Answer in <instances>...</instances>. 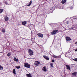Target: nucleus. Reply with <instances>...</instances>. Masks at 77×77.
Here are the masks:
<instances>
[{
  "instance_id": "obj_9",
  "label": "nucleus",
  "mask_w": 77,
  "mask_h": 77,
  "mask_svg": "<svg viewBox=\"0 0 77 77\" xmlns=\"http://www.w3.org/2000/svg\"><path fill=\"white\" fill-rule=\"evenodd\" d=\"M42 70L45 71V72H46V71H47V69H46V67H44L42 69Z\"/></svg>"
},
{
  "instance_id": "obj_14",
  "label": "nucleus",
  "mask_w": 77,
  "mask_h": 77,
  "mask_svg": "<svg viewBox=\"0 0 77 77\" xmlns=\"http://www.w3.org/2000/svg\"><path fill=\"white\" fill-rule=\"evenodd\" d=\"M40 63L38 61H36L35 62V65H38V64H39Z\"/></svg>"
},
{
  "instance_id": "obj_13",
  "label": "nucleus",
  "mask_w": 77,
  "mask_h": 77,
  "mask_svg": "<svg viewBox=\"0 0 77 77\" xmlns=\"http://www.w3.org/2000/svg\"><path fill=\"white\" fill-rule=\"evenodd\" d=\"M26 77H32V74H31L30 73H29V74H27Z\"/></svg>"
},
{
  "instance_id": "obj_3",
  "label": "nucleus",
  "mask_w": 77,
  "mask_h": 77,
  "mask_svg": "<svg viewBox=\"0 0 77 77\" xmlns=\"http://www.w3.org/2000/svg\"><path fill=\"white\" fill-rule=\"evenodd\" d=\"M66 41H67V42H70V41H71V38L67 37H66Z\"/></svg>"
},
{
  "instance_id": "obj_15",
  "label": "nucleus",
  "mask_w": 77,
  "mask_h": 77,
  "mask_svg": "<svg viewBox=\"0 0 77 77\" xmlns=\"http://www.w3.org/2000/svg\"><path fill=\"white\" fill-rule=\"evenodd\" d=\"M66 2V0H62L61 2V3L63 4H64V3H65V2Z\"/></svg>"
},
{
  "instance_id": "obj_18",
  "label": "nucleus",
  "mask_w": 77,
  "mask_h": 77,
  "mask_svg": "<svg viewBox=\"0 0 77 77\" xmlns=\"http://www.w3.org/2000/svg\"><path fill=\"white\" fill-rule=\"evenodd\" d=\"M3 67H2L0 65V70H3Z\"/></svg>"
},
{
  "instance_id": "obj_17",
  "label": "nucleus",
  "mask_w": 77,
  "mask_h": 77,
  "mask_svg": "<svg viewBox=\"0 0 77 77\" xmlns=\"http://www.w3.org/2000/svg\"><path fill=\"white\" fill-rule=\"evenodd\" d=\"M13 72L15 75H16V72H15V69H14L13 71Z\"/></svg>"
},
{
  "instance_id": "obj_28",
  "label": "nucleus",
  "mask_w": 77,
  "mask_h": 77,
  "mask_svg": "<svg viewBox=\"0 0 77 77\" xmlns=\"http://www.w3.org/2000/svg\"><path fill=\"white\" fill-rule=\"evenodd\" d=\"M5 4L7 5H8V3L7 2H5Z\"/></svg>"
},
{
  "instance_id": "obj_11",
  "label": "nucleus",
  "mask_w": 77,
  "mask_h": 77,
  "mask_svg": "<svg viewBox=\"0 0 77 77\" xmlns=\"http://www.w3.org/2000/svg\"><path fill=\"white\" fill-rule=\"evenodd\" d=\"M77 72H75L72 73V75H73L74 76H76V75H77Z\"/></svg>"
},
{
  "instance_id": "obj_34",
  "label": "nucleus",
  "mask_w": 77,
  "mask_h": 77,
  "mask_svg": "<svg viewBox=\"0 0 77 77\" xmlns=\"http://www.w3.org/2000/svg\"><path fill=\"white\" fill-rule=\"evenodd\" d=\"M21 38H22V39H25V38H23L22 37H21Z\"/></svg>"
},
{
  "instance_id": "obj_10",
  "label": "nucleus",
  "mask_w": 77,
  "mask_h": 77,
  "mask_svg": "<svg viewBox=\"0 0 77 77\" xmlns=\"http://www.w3.org/2000/svg\"><path fill=\"white\" fill-rule=\"evenodd\" d=\"M22 24L24 26L27 24V22L26 21H24L22 22Z\"/></svg>"
},
{
  "instance_id": "obj_24",
  "label": "nucleus",
  "mask_w": 77,
  "mask_h": 77,
  "mask_svg": "<svg viewBox=\"0 0 77 77\" xmlns=\"http://www.w3.org/2000/svg\"><path fill=\"white\" fill-rule=\"evenodd\" d=\"M7 55L8 56H11V53H8L7 54Z\"/></svg>"
},
{
  "instance_id": "obj_20",
  "label": "nucleus",
  "mask_w": 77,
  "mask_h": 77,
  "mask_svg": "<svg viewBox=\"0 0 77 77\" xmlns=\"http://www.w3.org/2000/svg\"><path fill=\"white\" fill-rule=\"evenodd\" d=\"M2 12H3V9H0V13L1 14Z\"/></svg>"
},
{
  "instance_id": "obj_32",
  "label": "nucleus",
  "mask_w": 77,
  "mask_h": 77,
  "mask_svg": "<svg viewBox=\"0 0 77 77\" xmlns=\"http://www.w3.org/2000/svg\"><path fill=\"white\" fill-rule=\"evenodd\" d=\"M75 51H77V48L76 49V50H75Z\"/></svg>"
},
{
  "instance_id": "obj_12",
  "label": "nucleus",
  "mask_w": 77,
  "mask_h": 77,
  "mask_svg": "<svg viewBox=\"0 0 77 77\" xmlns=\"http://www.w3.org/2000/svg\"><path fill=\"white\" fill-rule=\"evenodd\" d=\"M44 58L46 59V60H49V58L48 57L46 56H43Z\"/></svg>"
},
{
  "instance_id": "obj_19",
  "label": "nucleus",
  "mask_w": 77,
  "mask_h": 77,
  "mask_svg": "<svg viewBox=\"0 0 77 77\" xmlns=\"http://www.w3.org/2000/svg\"><path fill=\"white\" fill-rule=\"evenodd\" d=\"M14 61H16V62H18V60L16 59V57H14V58L13 59Z\"/></svg>"
},
{
  "instance_id": "obj_7",
  "label": "nucleus",
  "mask_w": 77,
  "mask_h": 77,
  "mask_svg": "<svg viewBox=\"0 0 77 77\" xmlns=\"http://www.w3.org/2000/svg\"><path fill=\"white\" fill-rule=\"evenodd\" d=\"M5 20L6 21H7L9 20V17L7 16H6L5 17Z\"/></svg>"
},
{
  "instance_id": "obj_23",
  "label": "nucleus",
  "mask_w": 77,
  "mask_h": 77,
  "mask_svg": "<svg viewBox=\"0 0 77 77\" xmlns=\"http://www.w3.org/2000/svg\"><path fill=\"white\" fill-rule=\"evenodd\" d=\"M2 32H3V33H5V32H6L5 29H2Z\"/></svg>"
},
{
  "instance_id": "obj_30",
  "label": "nucleus",
  "mask_w": 77,
  "mask_h": 77,
  "mask_svg": "<svg viewBox=\"0 0 77 77\" xmlns=\"http://www.w3.org/2000/svg\"><path fill=\"white\" fill-rule=\"evenodd\" d=\"M54 8V7L53 6L52 7V8H51V9H53V8Z\"/></svg>"
},
{
  "instance_id": "obj_31",
  "label": "nucleus",
  "mask_w": 77,
  "mask_h": 77,
  "mask_svg": "<svg viewBox=\"0 0 77 77\" xmlns=\"http://www.w3.org/2000/svg\"><path fill=\"white\" fill-rule=\"evenodd\" d=\"M75 44H77V42H76L75 43Z\"/></svg>"
},
{
  "instance_id": "obj_2",
  "label": "nucleus",
  "mask_w": 77,
  "mask_h": 77,
  "mask_svg": "<svg viewBox=\"0 0 77 77\" xmlns=\"http://www.w3.org/2000/svg\"><path fill=\"white\" fill-rule=\"evenodd\" d=\"M28 53L29 54L30 56H32L33 55V51L31 49H29V50Z\"/></svg>"
},
{
  "instance_id": "obj_27",
  "label": "nucleus",
  "mask_w": 77,
  "mask_h": 77,
  "mask_svg": "<svg viewBox=\"0 0 77 77\" xmlns=\"http://www.w3.org/2000/svg\"><path fill=\"white\" fill-rule=\"evenodd\" d=\"M70 9H72V7H70Z\"/></svg>"
},
{
  "instance_id": "obj_1",
  "label": "nucleus",
  "mask_w": 77,
  "mask_h": 77,
  "mask_svg": "<svg viewBox=\"0 0 77 77\" xmlns=\"http://www.w3.org/2000/svg\"><path fill=\"white\" fill-rule=\"evenodd\" d=\"M24 66L26 68H30V65L27 63H24Z\"/></svg>"
},
{
  "instance_id": "obj_4",
  "label": "nucleus",
  "mask_w": 77,
  "mask_h": 77,
  "mask_svg": "<svg viewBox=\"0 0 77 77\" xmlns=\"http://www.w3.org/2000/svg\"><path fill=\"white\" fill-rule=\"evenodd\" d=\"M58 30H54L52 31V32H51L52 35H55L56 33L57 32Z\"/></svg>"
},
{
  "instance_id": "obj_22",
  "label": "nucleus",
  "mask_w": 77,
  "mask_h": 77,
  "mask_svg": "<svg viewBox=\"0 0 77 77\" xmlns=\"http://www.w3.org/2000/svg\"><path fill=\"white\" fill-rule=\"evenodd\" d=\"M30 3H29L28 5V6H29L30 5H32V1H31L30 2Z\"/></svg>"
},
{
  "instance_id": "obj_25",
  "label": "nucleus",
  "mask_w": 77,
  "mask_h": 77,
  "mask_svg": "<svg viewBox=\"0 0 77 77\" xmlns=\"http://www.w3.org/2000/svg\"><path fill=\"white\" fill-rule=\"evenodd\" d=\"M69 21H68L66 22V24H69Z\"/></svg>"
},
{
  "instance_id": "obj_8",
  "label": "nucleus",
  "mask_w": 77,
  "mask_h": 77,
  "mask_svg": "<svg viewBox=\"0 0 77 77\" xmlns=\"http://www.w3.org/2000/svg\"><path fill=\"white\" fill-rule=\"evenodd\" d=\"M66 67L67 69H69V71L71 69V68L69 67V66L68 65H66Z\"/></svg>"
},
{
  "instance_id": "obj_33",
  "label": "nucleus",
  "mask_w": 77,
  "mask_h": 77,
  "mask_svg": "<svg viewBox=\"0 0 77 77\" xmlns=\"http://www.w3.org/2000/svg\"><path fill=\"white\" fill-rule=\"evenodd\" d=\"M73 60H75V59H72Z\"/></svg>"
},
{
  "instance_id": "obj_21",
  "label": "nucleus",
  "mask_w": 77,
  "mask_h": 77,
  "mask_svg": "<svg viewBox=\"0 0 77 77\" xmlns=\"http://www.w3.org/2000/svg\"><path fill=\"white\" fill-rule=\"evenodd\" d=\"M15 68H17V69H19V68H20L21 67H20V66H16Z\"/></svg>"
},
{
  "instance_id": "obj_29",
  "label": "nucleus",
  "mask_w": 77,
  "mask_h": 77,
  "mask_svg": "<svg viewBox=\"0 0 77 77\" xmlns=\"http://www.w3.org/2000/svg\"><path fill=\"white\" fill-rule=\"evenodd\" d=\"M75 61H76V62L77 61V59H75Z\"/></svg>"
},
{
  "instance_id": "obj_6",
  "label": "nucleus",
  "mask_w": 77,
  "mask_h": 77,
  "mask_svg": "<svg viewBox=\"0 0 77 77\" xmlns=\"http://www.w3.org/2000/svg\"><path fill=\"white\" fill-rule=\"evenodd\" d=\"M61 56L60 55V56H56L55 55H54L53 56V57H54V58H60V57H61Z\"/></svg>"
},
{
  "instance_id": "obj_5",
  "label": "nucleus",
  "mask_w": 77,
  "mask_h": 77,
  "mask_svg": "<svg viewBox=\"0 0 77 77\" xmlns=\"http://www.w3.org/2000/svg\"><path fill=\"white\" fill-rule=\"evenodd\" d=\"M37 35L38 36H39V37H41V38H43V34H42L40 33H38Z\"/></svg>"
},
{
  "instance_id": "obj_26",
  "label": "nucleus",
  "mask_w": 77,
  "mask_h": 77,
  "mask_svg": "<svg viewBox=\"0 0 77 77\" xmlns=\"http://www.w3.org/2000/svg\"><path fill=\"white\" fill-rule=\"evenodd\" d=\"M52 62H54V60H53L52 61Z\"/></svg>"
},
{
  "instance_id": "obj_16",
  "label": "nucleus",
  "mask_w": 77,
  "mask_h": 77,
  "mask_svg": "<svg viewBox=\"0 0 77 77\" xmlns=\"http://www.w3.org/2000/svg\"><path fill=\"white\" fill-rule=\"evenodd\" d=\"M53 63H51L50 64V66H51V68H53L54 66H53Z\"/></svg>"
}]
</instances>
